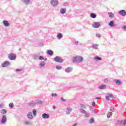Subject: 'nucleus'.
Segmentation results:
<instances>
[{
    "label": "nucleus",
    "mask_w": 126,
    "mask_h": 126,
    "mask_svg": "<svg viewBox=\"0 0 126 126\" xmlns=\"http://www.w3.org/2000/svg\"><path fill=\"white\" fill-rule=\"evenodd\" d=\"M106 100H107V101H110V96H106Z\"/></svg>",
    "instance_id": "nucleus-45"
},
{
    "label": "nucleus",
    "mask_w": 126,
    "mask_h": 126,
    "mask_svg": "<svg viewBox=\"0 0 126 126\" xmlns=\"http://www.w3.org/2000/svg\"><path fill=\"white\" fill-rule=\"evenodd\" d=\"M39 61H42V60H45V58H44V57H43V56H39Z\"/></svg>",
    "instance_id": "nucleus-42"
},
{
    "label": "nucleus",
    "mask_w": 126,
    "mask_h": 126,
    "mask_svg": "<svg viewBox=\"0 0 126 126\" xmlns=\"http://www.w3.org/2000/svg\"><path fill=\"white\" fill-rule=\"evenodd\" d=\"M85 117L86 118H89V117H90V113L86 112V113H85Z\"/></svg>",
    "instance_id": "nucleus-28"
},
{
    "label": "nucleus",
    "mask_w": 126,
    "mask_h": 126,
    "mask_svg": "<svg viewBox=\"0 0 126 126\" xmlns=\"http://www.w3.org/2000/svg\"><path fill=\"white\" fill-rule=\"evenodd\" d=\"M0 108H3V104H0Z\"/></svg>",
    "instance_id": "nucleus-55"
},
{
    "label": "nucleus",
    "mask_w": 126,
    "mask_h": 126,
    "mask_svg": "<svg viewBox=\"0 0 126 126\" xmlns=\"http://www.w3.org/2000/svg\"><path fill=\"white\" fill-rule=\"evenodd\" d=\"M37 58H39V55H38L37 54H35L33 56L34 60H36V59H37Z\"/></svg>",
    "instance_id": "nucleus-38"
},
{
    "label": "nucleus",
    "mask_w": 126,
    "mask_h": 126,
    "mask_svg": "<svg viewBox=\"0 0 126 126\" xmlns=\"http://www.w3.org/2000/svg\"><path fill=\"white\" fill-rule=\"evenodd\" d=\"M60 12H61V13H62V14H64V13H65V12H66V9L62 8V9L60 10Z\"/></svg>",
    "instance_id": "nucleus-18"
},
{
    "label": "nucleus",
    "mask_w": 126,
    "mask_h": 126,
    "mask_svg": "<svg viewBox=\"0 0 126 126\" xmlns=\"http://www.w3.org/2000/svg\"><path fill=\"white\" fill-rule=\"evenodd\" d=\"M109 26H110V27H115L116 26V25H115V22L114 21H111L108 23Z\"/></svg>",
    "instance_id": "nucleus-10"
},
{
    "label": "nucleus",
    "mask_w": 126,
    "mask_h": 126,
    "mask_svg": "<svg viewBox=\"0 0 126 126\" xmlns=\"http://www.w3.org/2000/svg\"><path fill=\"white\" fill-rule=\"evenodd\" d=\"M72 68L71 67H67L65 69V71L67 73H69V72H71L72 71Z\"/></svg>",
    "instance_id": "nucleus-12"
},
{
    "label": "nucleus",
    "mask_w": 126,
    "mask_h": 126,
    "mask_svg": "<svg viewBox=\"0 0 126 126\" xmlns=\"http://www.w3.org/2000/svg\"><path fill=\"white\" fill-rule=\"evenodd\" d=\"M118 124H119V125H122V124L123 123V120H121V121H118Z\"/></svg>",
    "instance_id": "nucleus-49"
},
{
    "label": "nucleus",
    "mask_w": 126,
    "mask_h": 126,
    "mask_svg": "<svg viewBox=\"0 0 126 126\" xmlns=\"http://www.w3.org/2000/svg\"><path fill=\"white\" fill-rule=\"evenodd\" d=\"M96 36L98 37V38H100L101 37V34L100 33H96Z\"/></svg>",
    "instance_id": "nucleus-46"
},
{
    "label": "nucleus",
    "mask_w": 126,
    "mask_h": 126,
    "mask_svg": "<svg viewBox=\"0 0 126 126\" xmlns=\"http://www.w3.org/2000/svg\"><path fill=\"white\" fill-rule=\"evenodd\" d=\"M3 24L4 26H5V27H8L10 24H9V22H8V21L4 20L3 21Z\"/></svg>",
    "instance_id": "nucleus-11"
},
{
    "label": "nucleus",
    "mask_w": 126,
    "mask_h": 126,
    "mask_svg": "<svg viewBox=\"0 0 126 126\" xmlns=\"http://www.w3.org/2000/svg\"><path fill=\"white\" fill-rule=\"evenodd\" d=\"M23 2H24L25 4H29L30 0H23Z\"/></svg>",
    "instance_id": "nucleus-27"
},
{
    "label": "nucleus",
    "mask_w": 126,
    "mask_h": 126,
    "mask_svg": "<svg viewBox=\"0 0 126 126\" xmlns=\"http://www.w3.org/2000/svg\"><path fill=\"white\" fill-rule=\"evenodd\" d=\"M9 106L10 108V109H12V108H13L14 106L13 103H10L9 104Z\"/></svg>",
    "instance_id": "nucleus-40"
},
{
    "label": "nucleus",
    "mask_w": 126,
    "mask_h": 126,
    "mask_svg": "<svg viewBox=\"0 0 126 126\" xmlns=\"http://www.w3.org/2000/svg\"><path fill=\"white\" fill-rule=\"evenodd\" d=\"M6 116L5 115H3L1 120V124H5L6 123Z\"/></svg>",
    "instance_id": "nucleus-8"
},
{
    "label": "nucleus",
    "mask_w": 126,
    "mask_h": 126,
    "mask_svg": "<svg viewBox=\"0 0 126 126\" xmlns=\"http://www.w3.org/2000/svg\"><path fill=\"white\" fill-rule=\"evenodd\" d=\"M45 64H46V63H45V62H42L39 63V66L40 67H43V66H44Z\"/></svg>",
    "instance_id": "nucleus-23"
},
{
    "label": "nucleus",
    "mask_w": 126,
    "mask_h": 126,
    "mask_svg": "<svg viewBox=\"0 0 126 126\" xmlns=\"http://www.w3.org/2000/svg\"><path fill=\"white\" fill-rule=\"evenodd\" d=\"M19 51H21V48H19Z\"/></svg>",
    "instance_id": "nucleus-59"
},
{
    "label": "nucleus",
    "mask_w": 126,
    "mask_h": 126,
    "mask_svg": "<svg viewBox=\"0 0 126 126\" xmlns=\"http://www.w3.org/2000/svg\"><path fill=\"white\" fill-rule=\"evenodd\" d=\"M48 60V59H47V58H45V59H44V61H47Z\"/></svg>",
    "instance_id": "nucleus-58"
},
{
    "label": "nucleus",
    "mask_w": 126,
    "mask_h": 126,
    "mask_svg": "<svg viewBox=\"0 0 126 126\" xmlns=\"http://www.w3.org/2000/svg\"><path fill=\"white\" fill-rule=\"evenodd\" d=\"M50 3L52 6H57L59 3V1L58 0H51Z\"/></svg>",
    "instance_id": "nucleus-4"
},
{
    "label": "nucleus",
    "mask_w": 126,
    "mask_h": 126,
    "mask_svg": "<svg viewBox=\"0 0 126 126\" xmlns=\"http://www.w3.org/2000/svg\"><path fill=\"white\" fill-rule=\"evenodd\" d=\"M35 103H36V105H41L43 104V101H36L35 102Z\"/></svg>",
    "instance_id": "nucleus-31"
},
{
    "label": "nucleus",
    "mask_w": 126,
    "mask_h": 126,
    "mask_svg": "<svg viewBox=\"0 0 126 126\" xmlns=\"http://www.w3.org/2000/svg\"><path fill=\"white\" fill-rule=\"evenodd\" d=\"M51 96L52 97H57V94H51Z\"/></svg>",
    "instance_id": "nucleus-47"
},
{
    "label": "nucleus",
    "mask_w": 126,
    "mask_h": 126,
    "mask_svg": "<svg viewBox=\"0 0 126 126\" xmlns=\"http://www.w3.org/2000/svg\"><path fill=\"white\" fill-rule=\"evenodd\" d=\"M56 69H58V70H60L62 69V68H63V67L61 66H56Z\"/></svg>",
    "instance_id": "nucleus-36"
},
{
    "label": "nucleus",
    "mask_w": 126,
    "mask_h": 126,
    "mask_svg": "<svg viewBox=\"0 0 126 126\" xmlns=\"http://www.w3.org/2000/svg\"><path fill=\"white\" fill-rule=\"evenodd\" d=\"M99 89H106V85H101L99 86Z\"/></svg>",
    "instance_id": "nucleus-21"
},
{
    "label": "nucleus",
    "mask_w": 126,
    "mask_h": 126,
    "mask_svg": "<svg viewBox=\"0 0 126 126\" xmlns=\"http://www.w3.org/2000/svg\"><path fill=\"white\" fill-rule=\"evenodd\" d=\"M123 124L124 126H126V119L124 120V121L123 122Z\"/></svg>",
    "instance_id": "nucleus-52"
},
{
    "label": "nucleus",
    "mask_w": 126,
    "mask_h": 126,
    "mask_svg": "<svg viewBox=\"0 0 126 126\" xmlns=\"http://www.w3.org/2000/svg\"><path fill=\"white\" fill-rule=\"evenodd\" d=\"M66 110H67V111H66V114H70V112L72 111V109H71V108H70V107H67Z\"/></svg>",
    "instance_id": "nucleus-16"
},
{
    "label": "nucleus",
    "mask_w": 126,
    "mask_h": 126,
    "mask_svg": "<svg viewBox=\"0 0 126 126\" xmlns=\"http://www.w3.org/2000/svg\"><path fill=\"white\" fill-rule=\"evenodd\" d=\"M24 124H25L26 125H30V122L28 121H24Z\"/></svg>",
    "instance_id": "nucleus-37"
},
{
    "label": "nucleus",
    "mask_w": 126,
    "mask_h": 126,
    "mask_svg": "<svg viewBox=\"0 0 126 126\" xmlns=\"http://www.w3.org/2000/svg\"><path fill=\"white\" fill-rule=\"evenodd\" d=\"M108 95L109 98H114V95L112 94H108Z\"/></svg>",
    "instance_id": "nucleus-39"
},
{
    "label": "nucleus",
    "mask_w": 126,
    "mask_h": 126,
    "mask_svg": "<svg viewBox=\"0 0 126 126\" xmlns=\"http://www.w3.org/2000/svg\"><path fill=\"white\" fill-rule=\"evenodd\" d=\"M98 46H99L97 44H94L92 45L93 49H94V50H97L98 49Z\"/></svg>",
    "instance_id": "nucleus-25"
},
{
    "label": "nucleus",
    "mask_w": 126,
    "mask_h": 126,
    "mask_svg": "<svg viewBox=\"0 0 126 126\" xmlns=\"http://www.w3.org/2000/svg\"><path fill=\"white\" fill-rule=\"evenodd\" d=\"M114 82H115L117 85H121V84H122V82L121 81V80L115 79L114 80Z\"/></svg>",
    "instance_id": "nucleus-13"
},
{
    "label": "nucleus",
    "mask_w": 126,
    "mask_h": 126,
    "mask_svg": "<svg viewBox=\"0 0 126 126\" xmlns=\"http://www.w3.org/2000/svg\"><path fill=\"white\" fill-rule=\"evenodd\" d=\"M108 15L110 18H114L115 17V14L112 12L109 13Z\"/></svg>",
    "instance_id": "nucleus-20"
},
{
    "label": "nucleus",
    "mask_w": 126,
    "mask_h": 126,
    "mask_svg": "<svg viewBox=\"0 0 126 126\" xmlns=\"http://www.w3.org/2000/svg\"><path fill=\"white\" fill-rule=\"evenodd\" d=\"M1 114H6V110L2 109L0 110Z\"/></svg>",
    "instance_id": "nucleus-34"
},
{
    "label": "nucleus",
    "mask_w": 126,
    "mask_h": 126,
    "mask_svg": "<svg viewBox=\"0 0 126 126\" xmlns=\"http://www.w3.org/2000/svg\"><path fill=\"white\" fill-rule=\"evenodd\" d=\"M80 112L81 113H82V114H85V113H86V111H85V110H84L82 108L80 109Z\"/></svg>",
    "instance_id": "nucleus-30"
},
{
    "label": "nucleus",
    "mask_w": 126,
    "mask_h": 126,
    "mask_svg": "<svg viewBox=\"0 0 126 126\" xmlns=\"http://www.w3.org/2000/svg\"><path fill=\"white\" fill-rule=\"evenodd\" d=\"M94 60H95V61H102V58L98 56H95Z\"/></svg>",
    "instance_id": "nucleus-22"
},
{
    "label": "nucleus",
    "mask_w": 126,
    "mask_h": 126,
    "mask_svg": "<svg viewBox=\"0 0 126 126\" xmlns=\"http://www.w3.org/2000/svg\"><path fill=\"white\" fill-rule=\"evenodd\" d=\"M81 109H86V105L83 104H81Z\"/></svg>",
    "instance_id": "nucleus-33"
},
{
    "label": "nucleus",
    "mask_w": 126,
    "mask_h": 126,
    "mask_svg": "<svg viewBox=\"0 0 126 126\" xmlns=\"http://www.w3.org/2000/svg\"><path fill=\"white\" fill-rule=\"evenodd\" d=\"M63 5L64 6H66L68 5V3H67V2L64 3L63 4Z\"/></svg>",
    "instance_id": "nucleus-50"
},
{
    "label": "nucleus",
    "mask_w": 126,
    "mask_h": 126,
    "mask_svg": "<svg viewBox=\"0 0 126 126\" xmlns=\"http://www.w3.org/2000/svg\"><path fill=\"white\" fill-rule=\"evenodd\" d=\"M8 58L10 61H14L16 59V55L15 54L11 53L9 54Z\"/></svg>",
    "instance_id": "nucleus-3"
},
{
    "label": "nucleus",
    "mask_w": 126,
    "mask_h": 126,
    "mask_svg": "<svg viewBox=\"0 0 126 126\" xmlns=\"http://www.w3.org/2000/svg\"><path fill=\"white\" fill-rule=\"evenodd\" d=\"M54 60L56 63H62L63 62V59L61 57L56 56Z\"/></svg>",
    "instance_id": "nucleus-2"
},
{
    "label": "nucleus",
    "mask_w": 126,
    "mask_h": 126,
    "mask_svg": "<svg viewBox=\"0 0 126 126\" xmlns=\"http://www.w3.org/2000/svg\"><path fill=\"white\" fill-rule=\"evenodd\" d=\"M92 105L93 107H94V108H95V101L93 102Z\"/></svg>",
    "instance_id": "nucleus-48"
},
{
    "label": "nucleus",
    "mask_w": 126,
    "mask_h": 126,
    "mask_svg": "<svg viewBox=\"0 0 126 126\" xmlns=\"http://www.w3.org/2000/svg\"><path fill=\"white\" fill-rule=\"evenodd\" d=\"M23 69H16V72H18V71H22Z\"/></svg>",
    "instance_id": "nucleus-43"
},
{
    "label": "nucleus",
    "mask_w": 126,
    "mask_h": 126,
    "mask_svg": "<svg viewBox=\"0 0 126 126\" xmlns=\"http://www.w3.org/2000/svg\"><path fill=\"white\" fill-rule=\"evenodd\" d=\"M28 105L31 107H33V106H35V105H36V102L32 101L31 102H29Z\"/></svg>",
    "instance_id": "nucleus-15"
},
{
    "label": "nucleus",
    "mask_w": 126,
    "mask_h": 126,
    "mask_svg": "<svg viewBox=\"0 0 126 126\" xmlns=\"http://www.w3.org/2000/svg\"><path fill=\"white\" fill-rule=\"evenodd\" d=\"M8 65H10V62L8 61H5L1 64L2 67H6Z\"/></svg>",
    "instance_id": "nucleus-5"
},
{
    "label": "nucleus",
    "mask_w": 126,
    "mask_h": 126,
    "mask_svg": "<svg viewBox=\"0 0 126 126\" xmlns=\"http://www.w3.org/2000/svg\"><path fill=\"white\" fill-rule=\"evenodd\" d=\"M112 115H113V113L112 112H109L107 114V119H110L111 118V116H112Z\"/></svg>",
    "instance_id": "nucleus-29"
},
{
    "label": "nucleus",
    "mask_w": 126,
    "mask_h": 126,
    "mask_svg": "<svg viewBox=\"0 0 126 126\" xmlns=\"http://www.w3.org/2000/svg\"><path fill=\"white\" fill-rule=\"evenodd\" d=\"M90 110L93 113L94 111H95V109H94V107L90 106Z\"/></svg>",
    "instance_id": "nucleus-35"
},
{
    "label": "nucleus",
    "mask_w": 126,
    "mask_h": 126,
    "mask_svg": "<svg viewBox=\"0 0 126 126\" xmlns=\"http://www.w3.org/2000/svg\"><path fill=\"white\" fill-rule=\"evenodd\" d=\"M122 29H124V30H126V26H124L122 27Z\"/></svg>",
    "instance_id": "nucleus-54"
},
{
    "label": "nucleus",
    "mask_w": 126,
    "mask_h": 126,
    "mask_svg": "<svg viewBox=\"0 0 126 126\" xmlns=\"http://www.w3.org/2000/svg\"><path fill=\"white\" fill-rule=\"evenodd\" d=\"M110 110L111 112H114L115 108H114V107L112 106L110 108Z\"/></svg>",
    "instance_id": "nucleus-41"
},
{
    "label": "nucleus",
    "mask_w": 126,
    "mask_h": 126,
    "mask_svg": "<svg viewBox=\"0 0 126 126\" xmlns=\"http://www.w3.org/2000/svg\"><path fill=\"white\" fill-rule=\"evenodd\" d=\"M93 123H94V118L92 117L89 121V124H93Z\"/></svg>",
    "instance_id": "nucleus-26"
},
{
    "label": "nucleus",
    "mask_w": 126,
    "mask_h": 126,
    "mask_svg": "<svg viewBox=\"0 0 126 126\" xmlns=\"http://www.w3.org/2000/svg\"><path fill=\"white\" fill-rule=\"evenodd\" d=\"M83 61V57L81 56H77L75 57H73L72 59L73 63H81Z\"/></svg>",
    "instance_id": "nucleus-1"
},
{
    "label": "nucleus",
    "mask_w": 126,
    "mask_h": 126,
    "mask_svg": "<svg viewBox=\"0 0 126 126\" xmlns=\"http://www.w3.org/2000/svg\"><path fill=\"white\" fill-rule=\"evenodd\" d=\"M95 99H100V97H95Z\"/></svg>",
    "instance_id": "nucleus-56"
},
{
    "label": "nucleus",
    "mask_w": 126,
    "mask_h": 126,
    "mask_svg": "<svg viewBox=\"0 0 126 126\" xmlns=\"http://www.w3.org/2000/svg\"><path fill=\"white\" fill-rule=\"evenodd\" d=\"M96 16H97V15L95 13H92L91 14V17L92 18H96Z\"/></svg>",
    "instance_id": "nucleus-24"
},
{
    "label": "nucleus",
    "mask_w": 126,
    "mask_h": 126,
    "mask_svg": "<svg viewBox=\"0 0 126 126\" xmlns=\"http://www.w3.org/2000/svg\"><path fill=\"white\" fill-rule=\"evenodd\" d=\"M36 114H37V110H36L35 109H33L32 110V115H33V116H36Z\"/></svg>",
    "instance_id": "nucleus-32"
},
{
    "label": "nucleus",
    "mask_w": 126,
    "mask_h": 126,
    "mask_svg": "<svg viewBox=\"0 0 126 126\" xmlns=\"http://www.w3.org/2000/svg\"><path fill=\"white\" fill-rule=\"evenodd\" d=\"M28 118L30 119H33V115H32V112H30L28 113L27 115Z\"/></svg>",
    "instance_id": "nucleus-14"
},
{
    "label": "nucleus",
    "mask_w": 126,
    "mask_h": 126,
    "mask_svg": "<svg viewBox=\"0 0 126 126\" xmlns=\"http://www.w3.org/2000/svg\"><path fill=\"white\" fill-rule=\"evenodd\" d=\"M100 26H101V24H100L99 22H94L93 24V27L94 28H99Z\"/></svg>",
    "instance_id": "nucleus-6"
},
{
    "label": "nucleus",
    "mask_w": 126,
    "mask_h": 126,
    "mask_svg": "<svg viewBox=\"0 0 126 126\" xmlns=\"http://www.w3.org/2000/svg\"><path fill=\"white\" fill-rule=\"evenodd\" d=\"M118 13L122 15V16H126V11L125 10H121L118 11Z\"/></svg>",
    "instance_id": "nucleus-7"
},
{
    "label": "nucleus",
    "mask_w": 126,
    "mask_h": 126,
    "mask_svg": "<svg viewBox=\"0 0 126 126\" xmlns=\"http://www.w3.org/2000/svg\"><path fill=\"white\" fill-rule=\"evenodd\" d=\"M104 82H105V83H108V82H109V79H108V78L105 79Z\"/></svg>",
    "instance_id": "nucleus-44"
},
{
    "label": "nucleus",
    "mask_w": 126,
    "mask_h": 126,
    "mask_svg": "<svg viewBox=\"0 0 126 126\" xmlns=\"http://www.w3.org/2000/svg\"><path fill=\"white\" fill-rule=\"evenodd\" d=\"M61 101H63V102H65V101H66L65 99H64L63 98V97H61Z\"/></svg>",
    "instance_id": "nucleus-51"
},
{
    "label": "nucleus",
    "mask_w": 126,
    "mask_h": 126,
    "mask_svg": "<svg viewBox=\"0 0 126 126\" xmlns=\"http://www.w3.org/2000/svg\"><path fill=\"white\" fill-rule=\"evenodd\" d=\"M57 38L59 40H61L62 38H63V34L61 33H59L57 34Z\"/></svg>",
    "instance_id": "nucleus-19"
},
{
    "label": "nucleus",
    "mask_w": 126,
    "mask_h": 126,
    "mask_svg": "<svg viewBox=\"0 0 126 126\" xmlns=\"http://www.w3.org/2000/svg\"><path fill=\"white\" fill-rule=\"evenodd\" d=\"M47 53L49 56H53V55H54L53 51L51 50H48Z\"/></svg>",
    "instance_id": "nucleus-17"
},
{
    "label": "nucleus",
    "mask_w": 126,
    "mask_h": 126,
    "mask_svg": "<svg viewBox=\"0 0 126 126\" xmlns=\"http://www.w3.org/2000/svg\"><path fill=\"white\" fill-rule=\"evenodd\" d=\"M74 43L75 45H76V46H77V45H78V41H75L74 42Z\"/></svg>",
    "instance_id": "nucleus-53"
},
{
    "label": "nucleus",
    "mask_w": 126,
    "mask_h": 126,
    "mask_svg": "<svg viewBox=\"0 0 126 126\" xmlns=\"http://www.w3.org/2000/svg\"><path fill=\"white\" fill-rule=\"evenodd\" d=\"M42 118L43 119H49L50 118V115H49L48 114H47L46 113H43L42 115Z\"/></svg>",
    "instance_id": "nucleus-9"
},
{
    "label": "nucleus",
    "mask_w": 126,
    "mask_h": 126,
    "mask_svg": "<svg viewBox=\"0 0 126 126\" xmlns=\"http://www.w3.org/2000/svg\"><path fill=\"white\" fill-rule=\"evenodd\" d=\"M53 109H56V106H55V105L53 106Z\"/></svg>",
    "instance_id": "nucleus-57"
}]
</instances>
